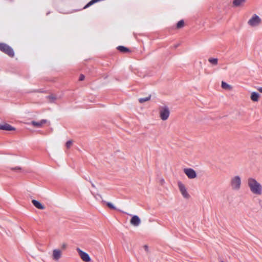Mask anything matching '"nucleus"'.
I'll use <instances>...</instances> for the list:
<instances>
[{
    "label": "nucleus",
    "mask_w": 262,
    "mask_h": 262,
    "mask_svg": "<svg viewBox=\"0 0 262 262\" xmlns=\"http://www.w3.org/2000/svg\"><path fill=\"white\" fill-rule=\"evenodd\" d=\"M248 186L250 191L254 194L260 195L262 193V186L255 179L249 178L247 180Z\"/></svg>",
    "instance_id": "obj_1"
},
{
    "label": "nucleus",
    "mask_w": 262,
    "mask_h": 262,
    "mask_svg": "<svg viewBox=\"0 0 262 262\" xmlns=\"http://www.w3.org/2000/svg\"><path fill=\"white\" fill-rule=\"evenodd\" d=\"M0 51L10 57L14 56V52L13 49L6 43H0Z\"/></svg>",
    "instance_id": "obj_2"
},
{
    "label": "nucleus",
    "mask_w": 262,
    "mask_h": 262,
    "mask_svg": "<svg viewBox=\"0 0 262 262\" xmlns=\"http://www.w3.org/2000/svg\"><path fill=\"white\" fill-rule=\"evenodd\" d=\"M261 22V18L256 14H253L248 21V25L251 27L258 26Z\"/></svg>",
    "instance_id": "obj_3"
},
{
    "label": "nucleus",
    "mask_w": 262,
    "mask_h": 262,
    "mask_svg": "<svg viewBox=\"0 0 262 262\" xmlns=\"http://www.w3.org/2000/svg\"><path fill=\"white\" fill-rule=\"evenodd\" d=\"M241 185V179L239 176L234 177L231 180L230 186L233 190H239Z\"/></svg>",
    "instance_id": "obj_4"
},
{
    "label": "nucleus",
    "mask_w": 262,
    "mask_h": 262,
    "mask_svg": "<svg viewBox=\"0 0 262 262\" xmlns=\"http://www.w3.org/2000/svg\"><path fill=\"white\" fill-rule=\"evenodd\" d=\"M170 115V111L167 106L161 107L159 109V115L160 118L163 120H166Z\"/></svg>",
    "instance_id": "obj_5"
},
{
    "label": "nucleus",
    "mask_w": 262,
    "mask_h": 262,
    "mask_svg": "<svg viewBox=\"0 0 262 262\" xmlns=\"http://www.w3.org/2000/svg\"><path fill=\"white\" fill-rule=\"evenodd\" d=\"M178 185L179 189L183 196L185 199H189L190 195L188 193L185 185L181 182H179Z\"/></svg>",
    "instance_id": "obj_6"
},
{
    "label": "nucleus",
    "mask_w": 262,
    "mask_h": 262,
    "mask_svg": "<svg viewBox=\"0 0 262 262\" xmlns=\"http://www.w3.org/2000/svg\"><path fill=\"white\" fill-rule=\"evenodd\" d=\"M76 250L80 258L83 261L89 262L91 261V258L87 253L83 252L79 248H77Z\"/></svg>",
    "instance_id": "obj_7"
},
{
    "label": "nucleus",
    "mask_w": 262,
    "mask_h": 262,
    "mask_svg": "<svg viewBox=\"0 0 262 262\" xmlns=\"http://www.w3.org/2000/svg\"><path fill=\"white\" fill-rule=\"evenodd\" d=\"M184 172L190 179H193L196 178V173L194 169L191 168H187L184 169Z\"/></svg>",
    "instance_id": "obj_8"
},
{
    "label": "nucleus",
    "mask_w": 262,
    "mask_h": 262,
    "mask_svg": "<svg viewBox=\"0 0 262 262\" xmlns=\"http://www.w3.org/2000/svg\"><path fill=\"white\" fill-rule=\"evenodd\" d=\"M62 252L59 249H54L53 250L52 258L53 260L58 261L61 257Z\"/></svg>",
    "instance_id": "obj_9"
},
{
    "label": "nucleus",
    "mask_w": 262,
    "mask_h": 262,
    "mask_svg": "<svg viewBox=\"0 0 262 262\" xmlns=\"http://www.w3.org/2000/svg\"><path fill=\"white\" fill-rule=\"evenodd\" d=\"M130 224L135 227L138 226L141 224V220L137 215H133L130 221Z\"/></svg>",
    "instance_id": "obj_10"
},
{
    "label": "nucleus",
    "mask_w": 262,
    "mask_h": 262,
    "mask_svg": "<svg viewBox=\"0 0 262 262\" xmlns=\"http://www.w3.org/2000/svg\"><path fill=\"white\" fill-rule=\"evenodd\" d=\"M0 129L1 130H8V131H11V130H14L15 128L9 125L7 123H5L3 124H0Z\"/></svg>",
    "instance_id": "obj_11"
},
{
    "label": "nucleus",
    "mask_w": 262,
    "mask_h": 262,
    "mask_svg": "<svg viewBox=\"0 0 262 262\" xmlns=\"http://www.w3.org/2000/svg\"><path fill=\"white\" fill-rule=\"evenodd\" d=\"M47 122V120L46 119H42L40 121L37 122L32 121L31 124L35 127H41L42 125Z\"/></svg>",
    "instance_id": "obj_12"
},
{
    "label": "nucleus",
    "mask_w": 262,
    "mask_h": 262,
    "mask_svg": "<svg viewBox=\"0 0 262 262\" xmlns=\"http://www.w3.org/2000/svg\"><path fill=\"white\" fill-rule=\"evenodd\" d=\"M32 203L36 208H37L39 209H45L44 206H43L39 202H38L35 200H33L32 201Z\"/></svg>",
    "instance_id": "obj_13"
},
{
    "label": "nucleus",
    "mask_w": 262,
    "mask_h": 262,
    "mask_svg": "<svg viewBox=\"0 0 262 262\" xmlns=\"http://www.w3.org/2000/svg\"><path fill=\"white\" fill-rule=\"evenodd\" d=\"M246 0H234L233 1V6L234 7H240L243 5L245 3Z\"/></svg>",
    "instance_id": "obj_14"
},
{
    "label": "nucleus",
    "mask_w": 262,
    "mask_h": 262,
    "mask_svg": "<svg viewBox=\"0 0 262 262\" xmlns=\"http://www.w3.org/2000/svg\"><path fill=\"white\" fill-rule=\"evenodd\" d=\"M259 95L256 92H252L250 98L254 102H257L258 101Z\"/></svg>",
    "instance_id": "obj_15"
},
{
    "label": "nucleus",
    "mask_w": 262,
    "mask_h": 262,
    "mask_svg": "<svg viewBox=\"0 0 262 262\" xmlns=\"http://www.w3.org/2000/svg\"><path fill=\"white\" fill-rule=\"evenodd\" d=\"M208 61L213 66H216L217 64L218 59L217 58H209Z\"/></svg>",
    "instance_id": "obj_16"
},
{
    "label": "nucleus",
    "mask_w": 262,
    "mask_h": 262,
    "mask_svg": "<svg viewBox=\"0 0 262 262\" xmlns=\"http://www.w3.org/2000/svg\"><path fill=\"white\" fill-rule=\"evenodd\" d=\"M117 49L121 52H129V49L124 46H118Z\"/></svg>",
    "instance_id": "obj_17"
},
{
    "label": "nucleus",
    "mask_w": 262,
    "mask_h": 262,
    "mask_svg": "<svg viewBox=\"0 0 262 262\" xmlns=\"http://www.w3.org/2000/svg\"><path fill=\"white\" fill-rule=\"evenodd\" d=\"M184 26V21L183 20H181L179 21L177 24V28L181 29Z\"/></svg>",
    "instance_id": "obj_18"
},
{
    "label": "nucleus",
    "mask_w": 262,
    "mask_h": 262,
    "mask_svg": "<svg viewBox=\"0 0 262 262\" xmlns=\"http://www.w3.org/2000/svg\"><path fill=\"white\" fill-rule=\"evenodd\" d=\"M150 98H151V96L149 95V96L146 97L145 98H140L139 99V101L140 102V103H142L143 102H145L146 101L149 100L150 99Z\"/></svg>",
    "instance_id": "obj_19"
},
{
    "label": "nucleus",
    "mask_w": 262,
    "mask_h": 262,
    "mask_svg": "<svg viewBox=\"0 0 262 262\" xmlns=\"http://www.w3.org/2000/svg\"><path fill=\"white\" fill-rule=\"evenodd\" d=\"M221 86L223 89H225V90L229 89V84H228V83H226L225 82H224L223 81L222 82Z\"/></svg>",
    "instance_id": "obj_20"
},
{
    "label": "nucleus",
    "mask_w": 262,
    "mask_h": 262,
    "mask_svg": "<svg viewBox=\"0 0 262 262\" xmlns=\"http://www.w3.org/2000/svg\"><path fill=\"white\" fill-rule=\"evenodd\" d=\"M72 140H69L66 142V146L67 148H70L72 145Z\"/></svg>",
    "instance_id": "obj_21"
},
{
    "label": "nucleus",
    "mask_w": 262,
    "mask_h": 262,
    "mask_svg": "<svg viewBox=\"0 0 262 262\" xmlns=\"http://www.w3.org/2000/svg\"><path fill=\"white\" fill-rule=\"evenodd\" d=\"M107 206L111 209H116V207L110 202H107L106 203Z\"/></svg>",
    "instance_id": "obj_22"
},
{
    "label": "nucleus",
    "mask_w": 262,
    "mask_h": 262,
    "mask_svg": "<svg viewBox=\"0 0 262 262\" xmlns=\"http://www.w3.org/2000/svg\"><path fill=\"white\" fill-rule=\"evenodd\" d=\"M48 98L51 100V102H53L56 99V98L52 95L49 96Z\"/></svg>",
    "instance_id": "obj_23"
},
{
    "label": "nucleus",
    "mask_w": 262,
    "mask_h": 262,
    "mask_svg": "<svg viewBox=\"0 0 262 262\" xmlns=\"http://www.w3.org/2000/svg\"><path fill=\"white\" fill-rule=\"evenodd\" d=\"M11 169L12 170L19 171L20 170L21 168L19 167H16L15 168H12Z\"/></svg>",
    "instance_id": "obj_24"
},
{
    "label": "nucleus",
    "mask_w": 262,
    "mask_h": 262,
    "mask_svg": "<svg viewBox=\"0 0 262 262\" xmlns=\"http://www.w3.org/2000/svg\"><path fill=\"white\" fill-rule=\"evenodd\" d=\"M84 79V76L83 74H81L79 77V80L82 81Z\"/></svg>",
    "instance_id": "obj_25"
},
{
    "label": "nucleus",
    "mask_w": 262,
    "mask_h": 262,
    "mask_svg": "<svg viewBox=\"0 0 262 262\" xmlns=\"http://www.w3.org/2000/svg\"><path fill=\"white\" fill-rule=\"evenodd\" d=\"M67 245L66 243H63V244H62V245H61V248H62V249H63V250H64V249H66V248H67Z\"/></svg>",
    "instance_id": "obj_26"
},
{
    "label": "nucleus",
    "mask_w": 262,
    "mask_h": 262,
    "mask_svg": "<svg viewBox=\"0 0 262 262\" xmlns=\"http://www.w3.org/2000/svg\"><path fill=\"white\" fill-rule=\"evenodd\" d=\"M86 180L89 181L91 183V185H92V186L93 188H95V187H96L95 185L94 184V183H93V182L90 180H90H88V179H86Z\"/></svg>",
    "instance_id": "obj_27"
},
{
    "label": "nucleus",
    "mask_w": 262,
    "mask_h": 262,
    "mask_svg": "<svg viewBox=\"0 0 262 262\" xmlns=\"http://www.w3.org/2000/svg\"><path fill=\"white\" fill-rule=\"evenodd\" d=\"M144 248L145 251H147L148 250V246L147 245H145Z\"/></svg>",
    "instance_id": "obj_28"
},
{
    "label": "nucleus",
    "mask_w": 262,
    "mask_h": 262,
    "mask_svg": "<svg viewBox=\"0 0 262 262\" xmlns=\"http://www.w3.org/2000/svg\"><path fill=\"white\" fill-rule=\"evenodd\" d=\"M258 90L259 92L262 93V88H258Z\"/></svg>",
    "instance_id": "obj_29"
},
{
    "label": "nucleus",
    "mask_w": 262,
    "mask_h": 262,
    "mask_svg": "<svg viewBox=\"0 0 262 262\" xmlns=\"http://www.w3.org/2000/svg\"><path fill=\"white\" fill-rule=\"evenodd\" d=\"M221 262H224L223 261H221Z\"/></svg>",
    "instance_id": "obj_30"
}]
</instances>
